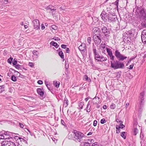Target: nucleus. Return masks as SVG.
<instances>
[{"label": "nucleus", "mask_w": 146, "mask_h": 146, "mask_svg": "<svg viewBox=\"0 0 146 146\" xmlns=\"http://www.w3.org/2000/svg\"><path fill=\"white\" fill-rule=\"evenodd\" d=\"M84 136V134L81 132L74 130L71 133L68 134V138L76 142H79L82 140V138Z\"/></svg>", "instance_id": "obj_1"}, {"label": "nucleus", "mask_w": 146, "mask_h": 146, "mask_svg": "<svg viewBox=\"0 0 146 146\" xmlns=\"http://www.w3.org/2000/svg\"><path fill=\"white\" fill-rule=\"evenodd\" d=\"M111 67L114 69L123 68L124 66V64L123 63L120 62L117 60L114 61L113 62L111 61Z\"/></svg>", "instance_id": "obj_2"}, {"label": "nucleus", "mask_w": 146, "mask_h": 146, "mask_svg": "<svg viewBox=\"0 0 146 146\" xmlns=\"http://www.w3.org/2000/svg\"><path fill=\"white\" fill-rule=\"evenodd\" d=\"M115 56L117 59L119 60L123 61L127 57L121 54L120 52L117 50L115 51Z\"/></svg>", "instance_id": "obj_3"}, {"label": "nucleus", "mask_w": 146, "mask_h": 146, "mask_svg": "<svg viewBox=\"0 0 146 146\" xmlns=\"http://www.w3.org/2000/svg\"><path fill=\"white\" fill-rule=\"evenodd\" d=\"M93 38L95 44H99L101 42V40L100 36L96 34L94 35L93 36Z\"/></svg>", "instance_id": "obj_4"}, {"label": "nucleus", "mask_w": 146, "mask_h": 146, "mask_svg": "<svg viewBox=\"0 0 146 146\" xmlns=\"http://www.w3.org/2000/svg\"><path fill=\"white\" fill-rule=\"evenodd\" d=\"M34 28L36 30H38L40 29V25L39 21L37 19L33 20V21Z\"/></svg>", "instance_id": "obj_5"}, {"label": "nucleus", "mask_w": 146, "mask_h": 146, "mask_svg": "<svg viewBox=\"0 0 146 146\" xmlns=\"http://www.w3.org/2000/svg\"><path fill=\"white\" fill-rule=\"evenodd\" d=\"M141 39L143 43H146V30H143L142 32Z\"/></svg>", "instance_id": "obj_6"}, {"label": "nucleus", "mask_w": 146, "mask_h": 146, "mask_svg": "<svg viewBox=\"0 0 146 146\" xmlns=\"http://www.w3.org/2000/svg\"><path fill=\"white\" fill-rule=\"evenodd\" d=\"M108 48L106 47L105 44H101L100 49L103 53L106 54V50H107Z\"/></svg>", "instance_id": "obj_7"}, {"label": "nucleus", "mask_w": 146, "mask_h": 146, "mask_svg": "<svg viewBox=\"0 0 146 146\" xmlns=\"http://www.w3.org/2000/svg\"><path fill=\"white\" fill-rule=\"evenodd\" d=\"M102 31L103 33H104L105 35H106L110 34V31L109 30L107 29L106 27L104 26L102 29Z\"/></svg>", "instance_id": "obj_8"}, {"label": "nucleus", "mask_w": 146, "mask_h": 146, "mask_svg": "<svg viewBox=\"0 0 146 146\" xmlns=\"http://www.w3.org/2000/svg\"><path fill=\"white\" fill-rule=\"evenodd\" d=\"M106 14V13L105 11H103L100 15L102 20L104 21L107 20V19L106 18L107 16Z\"/></svg>", "instance_id": "obj_9"}, {"label": "nucleus", "mask_w": 146, "mask_h": 146, "mask_svg": "<svg viewBox=\"0 0 146 146\" xmlns=\"http://www.w3.org/2000/svg\"><path fill=\"white\" fill-rule=\"evenodd\" d=\"M86 44L84 43H82L81 45L79 46V49L80 50L82 51H83L86 49Z\"/></svg>", "instance_id": "obj_10"}, {"label": "nucleus", "mask_w": 146, "mask_h": 146, "mask_svg": "<svg viewBox=\"0 0 146 146\" xmlns=\"http://www.w3.org/2000/svg\"><path fill=\"white\" fill-rule=\"evenodd\" d=\"M107 58L106 57H105L103 56H100L98 60V61H100L103 62L107 60Z\"/></svg>", "instance_id": "obj_11"}, {"label": "nucleus", "mask_w": 146, "mask_h": 146, "mask_svg": "<svg viewBox=\"0 0 146 146\" xmlns=\"http://www.w3.org/2000/svg\"><path fill=\"white\" fill-rule=\"evenodd\" d=\"M38 94L40 96H42L44 95V92L40 88H38L37 89Z\"/></svg>", "instance_id": "obj_12"}, {"label": "nucleus", "mask_w": 146, "mask_h": 146, "mask_svg": "<svg viewBox=\"0 0 146 146\" xmlns=\"http://www.w3.org/2000/svg\"><path fill=\"white\" fill-rule=\"evenodd\" d=\"M94 103L96 104H98L100 102V99L98 97H95L93 99Z\"/></svg>", "instance_id": "obj_13"}, {"label": "nucleus", "mask_w": 146, "mask_h": 146, "mask_svg": "<svg viewBox=\"0 0 146 146\" xmlns=\"http://www.w3.org/2000/svg\"><path fill=\"white\" fill-rule=\"evenodd\" d=\"M51 28L50 29L52 30V32H53L52 30H54V32H53L54 33V32H55L58 29V27L56 25H53L51 26Z\"/></svg>", "instance_id": "obj_14"}, {"label": "nucleus", "mask_w": 146, "mask_h": 146, "mask_svg": "<svg viewBox=\"0 0 146 146\" xmlns=\"http://www.w3.org/2000/svg\"><path fill=\"white\" fill-rule=\"evenodd\" d=\"M5 134H3V133H0V139H6L9 138L8 137H5Z\"/></svg>", "instance_id": "obj_15"}, {"label": "nucleus", "mask_w": 146, "mask_h": 146, "mask_svg": "<svg viewBox=\"0 0 146 146\" xmlns=\"http://www.w3.org/2000/svg\"><path fill=\"white\" fill-rule=\"evenodd\" d=\"M113 15L111 14H108L107 15V19L109 22H111L113 21Z\"/></svg>", "instance_id": "obj_16"}, {"label": "nucleus", "mask_w": 146, "mask_h": 146, "mask_svg": "<svg viewBox=\"0 0 146 146\" xmlns=\"http://www.w3.org/2000/svg\"><path fill=\"white\" fill-rule=\"evenodd\" d=\"M50 44L54 46L56 48H58L59 46L57 43L53 41H51L50 43Z\"/></svg>", "instance_id": "obj_17"}, {"label": "nucleus", "mask_w": 146, "mask_h": 146, "mask_svg": "<svg viewBox=\"0 0 146 146\" xmlns=\"http://www.w3.org/2000/svg\"><path fill=\"white\" fill-rule=\"evenodd\" d=\"M9 141H4L2 142L1 143L2 146H8V143Z\"/></svg>", "instance_id": "obj_18"}, {"label": "nucleus", "mask_w": 146, "mask_h": 146, "mask_svg": "<svg viewBox=\"0 0 146 146\" xmlns=\"http://www.w3.org/2000/svg\"><path fill=\"white\" fill-rule=\"evenodd\" d=\"M54 85L56 88H58L60 85V83L59 81L54 82Z\"/></svg>", "instance_id": "obj_19"}, {"label": "nucleus", "mask_w": 146, "mask_h": 146, "mask_svg": "<svg viewBox=\"0 0 146 146\" xmlns=\"http://www.w3.org/2000/svg\"><path fill=\"white\" fill-rule=\"evenodd\" d=\"M121 136L124 139H125L126 137V132H123L121 133Z\"/></svg>", "instance_id": "obj_20"}, {"label": "nucleus", "mask_w": 146, "mask_h": 146, "mask_svg": "<svg viewBox=\"0 0 146 146\" xmlns=\"http://www.w3.org/2000/svg\"><path fill=\"white\" fill-rule=\"evenodd\" d=\"M116 107V105L114 103H112L110 105V108L112 110H114Z\"/></svg>", "instance_id": "obj_21"}, {"label": "nucleus", "mask_w": 146, "mask_h": 146, "mask_svg": "<svg viewBox=\"0 0 146 146\" xmlns=\"http://www.w3.org/2000/svg\"><path fill=\"white\" fill-rule=\"evenodd\" d=\"M140 13H142V15L144 17V19L146 20V16L145 17V14L144 12V11L143 10H141L140 11Z\"/></svg>", "instance_id": "obj_22"}, {"label": "nucleus", "mask_w": 146, "mask_h": 146, "mask_svg": "<svg viewBox=\"0 0 146 146\" xmlns=\"http://www.w3.org/2000/svg\"><path fill=\"white\" fill-rule=\"evenodd\" d=\"M8 146H16L15 144L13 142L9 141Z\"/></svg>", "instance_id": "obj_23"}, {"label": "nucleus", "mask_w": 146, "mask_h": 146, "mask_svg": "<svg viewBox=\"0 0 146 146\" xmlns=\"http://www.w3.org/2000/svg\"><path fill=\"white\" fill-rule=\"evenodd\" d=\"M84 79L86 81H88L89 82H90L91 81V80L90 79H89L88 76L86 75H85L84 77Z\"/></svg>", "instance_id": "obj_24"}, {"label": "nucleus", "mask_w": 146, "mask_h": 146, "mask_svg": "<svg viewBox=\"0 0 146 146\" xmlns=\"http://www.w3.org/2000/svg\"><path fill=\"white\" fill-rule=\"evenodd\" d=\"M84 104V102H80L79 105V108L80 109H82L83 108Z\"/></svg>", "instance_id": "obj_25"}, {"label": "nucleus", "mask_w": 146, "mask_h": 146, "mask_svg": "<svg viewBox=\"0 0 146 146\" xmlns=\"http://www.w3.org/2000/svg\"><path fill=\"white\" fill-rule=\"evenodd\" d=\"M58 54L62 58H64V55L62 51L59 52L58 53Z\"/></svg>", "instance_id": "obj_26"}, {"label": "nucleus", "mask_w": 146, "mask_h": 146, "mask_svg": "<svg viewBox=\"0 0 146 146\" xmlns=\"http://www.w3.org/2000/svg\"><path fill=\"white\" fill-rule=\"evenodd\" d=\"M106 51L108 55L112 53L111 50L110 48H108L107 49V50Z\"/></svg>", "instance_id": "obj_27"}, {"label": "nucleus", "mask_w": 146, "mask_h": 146, "mask_svg": "<svg viewBox=\"0 0 146 146\" xmlns=\"http://www.w3.org/2000/svg\"><path fill=\"white\" fill-rule=\"evenodd\" d=\"M11 79L14 82H16L17 81L16 77L14 75H13L11 77Z\"/></svg>", "instance_id": "obj_28"}, {"label": "nucleus", "mask_w": 146, "mask_h": 146, "mask_svg": "<svg viewBox=\"0 0 146 146\" xmlns=\"http://www.w3.org/2000/svg\"><path fill=\"white\" fill-rule=\"evenodd\" d=\"M1 2L3 4H6L9 3V1L8 0H2Z\"/></svg>", "instance_id": "obj_29"}, {"label": "nucleus", "mask_w": 146, "mask_h": 146, "mask_svg": "<svg viewBox=\"0 0 146 146\" xmlns=\"http://www.w3.org/2000/svg\"><path fill=\"white\" fill-rule=\"evenodd\" d=\"M89 105H90V104H89V103H88L87 105V109H86V111L88 112H89L91 110V109L90 108V107L88 109V107L89 106Z\"/></svg>", "instance_id": "obj_30"}, {"label": "nucleus", "mask_w": 146, "mask_h": 146, "mask_svg": "<svg viewBox=\"0 0 146 146\" xmlns=\"http://www.w3.org/2000/svg\"><path fill=\"white\" fill-rule=\"evenodd\" d=\"M109 56L110 57L111 60H114V56L113 55V53L109 55Z\"/></svg>", "instance_id": "obj_31"}, {"label": "nucleus", "mask_w": 146, "mask_h": 146, "mask_svg": "<svg viewBox=\"0 0 146 146\" xmlns=\"http://www.w3.org/2000/svg\"><path fill=\"white\" fill-rule=\"evenodd\" d=\"M106 120L104 118L102 119L100 121V123L101 124H104L106 123Z\"/></svg>", "instance_id": "obj_32"}, {"label": "nucleus", "mask_w": 146, "mask_h": 146, "mask_svg": "<svg viewBox=\"0 0 146 146\" xmlns=\"http://www.w3.org/2000/svg\"><path fill=\"white\" fill-rule=\"evenodd\" d=\"M28 65L29 66L32 68H33L34 66V64L32 62H29Z\"/></svg>", "instance_id": "obj_33"}, {"label": "nucleus", "mask_w": 146, "mask_h": 146, "mask_svg": "<svg viewBox=\"0 0 146 146\" xmlns=\"http://www.w3.org/2000/svg\"><path fill=\"white\" fill-rule=\"evenodd\" d=\"M91 37H89L87 38V42L89 44H91Z\"/></svg>", "instance_id": "obj_34"}, {"label": "nucleus", "mask_w": 146, "mask_h": 146, "mask_svg": "<svg viewBox=\"0 0 146 146\" xmlns=\"http://www.w3.org/2000/svg\"><path fill=\"white\" fill-rule=\"evenodd\" d=\"M13 59V58H10L7 60L8 62L9 63L11 64V63Z\"/></svg>", "instance_id": "obj_35"}, {"label": "nucleus", "mask_w": 146, "mask_h": 146, "mask_svg": "<svg viewBox=\"0 0 146 146\" xmlns=\"http://www.w3.org/2000/svg\"><path fill=\"white\" fill-rule=\"evenodd\" d=\"M17 61L16 59L15 58L14 59L13 61V65H17Z\"/></svg>", "instance_id": "obj_36"}, {"label": "nucleus", "mask_w": 146, "mask_h": 146, "mask_svg": "<svg viewBox=\"0 0 146 146\" xmlns=\"http://www.w3.org/2000/svg\"><path fill=\"white\" fill-rule=\"evenodd\" d=\"M95 59L98 61V60L100 56L98 54H95Z\"/></svg>", "instance_id": "obj_37"}, {"label": "nucleus", "mask_w": 146, "mask_h": 146, "mask_svg": "<svg viewBox=\"0 0 146 146\" xmlns=\"http://www.w3.org/2000/svg\"><path fill=\"white\" fill-rule=\"evenodd\" d=\"M21 66L19 64H17L15 65V67L17 69H19L20 68Z\"/></svg>", "instance_id": "obj_38"}, {"label": "nucleus", "mask_w": 146, "mask_h": 146, "mask_svg": "<svg viewBox=\"0 0 146 146\" xmlns=\"http://www.w3.org/2000/svg\"><path fill=\"white\" fill-rule=\"evenodd\" d=\"M52 39H54L55 40H56V41H59L60 40V38H59L57 37H55V36H54V37L52 38Z\"/></svg>", "instance_id": "obj_39"}, {"label": "nucleus", "mask_w": 146, "mask_h": 146, "mask_svg": "<svg viewBox=\"0 0 146 146\" xmlns=\"http://www.w3.org/2000/svg\"><path fill=\"white\" fill-rule=\"evenodd\" d=\"M134 66V64H132L130 65L129 67H128V68L130 70L132 69L133 68V67Z\"/></svg>", "instance_id": "obj_40"}, {"label": "nucleus", "mask_w": 146, "mask_h": 146, "mask_svg": "<svg viewBox=\"0 0 146 146\" xmlns=\"http://www.w3.org/2000/svg\"><path fill=\"white\" fill-rule=\"evenodd\" d=\"M90 144L88 143L85 142L84 143L83 146H90Z\"/></svg>", "instance_id": "obj_41"}, {"label": "nucleus", "mask_w": 146, "mask_h": 146, "mask_svg": "<svg viewBox=\"0 0 146 146\" xmlns=\"http://www.w3.org/2000/svg\"><path fill=\"white\" fill-rule=\"evenodd\" d=\"M64 102L65 103H66L67 104V106L68 104V100L67 98H65L64 100Z\"/></svg>", "instance_id": "obj_42"}, {"label": "nucleus", "mask_w": 146, "mask_h": 146, "mask_svg": "<svg viewBox=\"0 0 146 146\" xmlns=\"http://www.w3.org/2000/svg\"><path fill=\"white\" fill-rule=\"evenodd\" d=\"M116 121L117 123H119L120 124H121V123H123V122L121 121H120L119 119H116Z\"/></svg>", "instance_id": "obj_43"}, {"label": "nucleus", "mask_w": 146, "mask_h": 146, "mask_svg": "<svg viewBox=\"0 0 146 146\" xmlns=\"http://www.w3.org/2000/svg\"><path fill=\"white\" fill-rule=\"evenodd\" d=\"M119 0H117L115 3V4L116 6L117 7H118Z\"/></svg>", "instance_id": "obj_44"}, {"label": "nucleus", "mask_w": 146, "mask_h": 146, "mask_svg": "<svg viewBox=\"0 0 146 146\" xmlns=\"http://www.w3.org/2000/svg\"><path fill=\"white\" fill-rule=\"evenodd\" d=\"M138 132V130L137 128H135L134 129V132L135 133V135H136Z\"/></svg>", "instance_id": "obj_45"}, {"label": "nucleus", "mask_w": 146, "mask_h": 146, "mask_svg": "<svg viewBox=\"0 0 146 146\" xmlns=\"http://www.w3.org/2000/svg\"><path fill=\"white\" fill-rule=\"evenodd\" d=\"M98 123V122L97 121L95 120L94 121L93 125L94 126H96L97 125Z\"/></svg>", "instance_id": "obj_46"}, {"label": "nucleus", "mask_w": 146, "mask_h": 146, "mask_svg": "<svg viewBox=\"0 0 146 146\" xmlns=\"http://www.w3.org/2000/svg\"><path fill=\"white\" fill-rule=\"evenodd\" d=\"M120 128H123L125 126L122 123H121V124H120Z\"/></svg>", "instance_id": "obj_47"}, {"label": "nucleus", "mask_w": 146, "mask_h": 146, "mask_svg": "<svg viewBox=\"0 0 146 146\" xmlns=\"http://www.w3.org/2000/svg\"><path fill=\"white\" fill-rule=\"evenodd\" d=\"M37 83L39 84H43V82L42 80H39L37 82Z\"/></svg>", "instance_id": "obj_48"}, {"label": "nucleus", "mask_w": 146, "mask_h": 146, "mask_svg": "<svg viewBox=\"0 0 146 146\" xmlns=\"http://www.w3.org/2000/svg\"><path fill=\"white\" fill-rule=\"evenodd\" d=\"M93 52H94V55L96 54H98L97 52L96 49L95 48L93 49Z\"/></svg>", "instance_id": "obj_49"}, {"label": "nucleus", "mask_w": 146, "mask_h": 146, "mask_svg": "<svg viewBox=\"0 0 146 146\" xmlns=\"http://www.w3.org/2000/svg\"><path fill=\"white\" fill-rule=\"evenodd\" d=\"M92 146H99V145L97 144V143L95 142L92 144Z\"/></svg>", "instance_id": "obj_50"}, {"label": "nucleus", "mask_w": 146, "mask_h": 146, "mask_svg": "<svg viewBox=\"0 0 146 146\" xmlns=\"http://www.w3.org/2000/svg\"><path fill=\"white\" fill-rule=\"evenodd\" d=\"M45 27L44 24H41V29L42 30H43L44 29H45Z\"/></svg>", "instance_id": "obj_51"}, {"label": "nucleus", "mask_w": 146, "mask_h": 146, "mask_svg": "<svg viewBox=\"0 0 146 146\" xmlns=\"http://www.w3.org/2000/svg\"><path fill=\"white\" fill-rule=\"evenodd\" d=\"M66 45L65 44H62L61 45V47L64 49H65L66 48Z\"/></svg>", "instance_id": "obj_52"}, {"label": "nucleus", "mask_w": 146, "mask_h": 146, "mask_svg": "<svg viewBox=\"0 0 146 146\" xmlns=\"http://www.w3.org/2000/svg\"><path fill=\"white\" fill-rule=\"evenodd\" d=\"M19 125L20 127L21 128H23L24 127V125H23L21 123H19Z\"/></svg>", "instance_id": "obj_53"}, {"label": "nucleus", "mask_w": 146, "mask_h": 146, "mask_svg": "<svg viewBox=\"0 0 146 146\" xmlns=\"http://www.w3.org/2000/svg\"><path fill=\"white\" fill-rule=\"evenodd\" d=\"M116 129L118 130V129H120V125H116Z\"/></svg>", "instance_id": "obj_54"}, {"label": "nucleus", "mask_w": 146, "mask_h": 146, "mask_svg": "<svg viewBox=\"0 0 146 146\" xmlns=\"http://www.w3.org/2000/svg\"><path fill=\"white\" fill-rule=\"evenodd\" d=\"M18 138L20 140V141L21 142H22L23 141H24V139H23L21 138V137H18Z\"/></svg>", "instance_id": "obj_55"}, {"label": "nucleus", "mask_w": 146, "mask_h": 146, "mask_svg": "<svg viewBox=\"0 0 146 146\" xmlns=\"http://www.w3.org/2000/svg\"><path fill=\"white\" fill-rule=\"evenodd\" d=\"M103 108L105 110L107 108V106H106V105H104L103 106Z\"/></svg>", "instance_id": "obj_56"}, {"label": "nucleus", "mask_w": 146, "mask_h": 146, "mask_svg": "<svg viewBox=\"0 0 146 146\" xmlns=\"http://www.w3.org/2000/svg\"><path fill=\"white\" fill-rule=\"evenodd\" d=\"M70 51L69 49L68 48H66V52L67 53H68Z\"/></svg>", "instance_id": "obj_57"}, {"label": "nucleus", "mask_w": 146, "mask_h": 146, "mask_svg": "<svg viewBox=\"0 0 146 146\" xmlns=\"http://www.w3.org/2000/svg\"><path fill=\"white\" fill-rule=\"evenodd\" d=\"M120 129H118V130L116 129V133H119L120 132Z\"/></svg>", "instance_id": "obj_58"}, {"label": "nucleus", "mask_w": 146, "mask_h": 146, "mask_svg": "<svg viewBox=\"0 0 146 146\" xmlns=\"http://www.w3.org/2000/svg\"><path fill=\"white\" fill-rule=\"evenodd\" d=\"M92 134V132H90L88 133L87 135H91Z\"/></svg>", "instance_id": "obj_59"}, {"label": "nucleus", "mask_w": 146, "mask_h": 146, "mask_svg": "<svg viewBox=\"0 0 146 146\" xmlns=\"http://www.w3.org/2000/svg\"><path fill=\"white\" fill-rule=\"evenodd\" d=\"M61 123H62V124L63 125H64V121L63 120H62L61 119Z\"/></svg>", "instance_id": "obj_60"}, {"label": "nucleus", "mask_w": 146, "mask_h": 146, "mask_svg": "<svg viewBox=\"0 0 146 146\" xmlns=\"http://www.w3.org/2000/svg\"><path fill=\"white\" fill-rule=\"evenodd\" d=\"M24 28L25 29H27L28 28V26L27 25H24Z\"/></svg>", "instance_id": "obj_61"}, {"label": "nucleus", "mask_w": 146, "mask_h": 146, "mask_svg": "<svg viewBox=\"0 0 146 146\" xmlns=\"http://www.w3.org/2000/svg\"><path fill=\"white\" fill-rule=\"evenodd\" d=\"M20 24L21 26H23L24 25L23 22H21L20 23Z\"/></svg>", "instance_id": "obj_62"}, {"label": "nucleus", "mask_w": 146, "mask_h": 146, "mask_svg": "<svg viewBox=\"0 0 146 146\" xmlns=\"http://www.w3.org/2000/svg\"><path fill=\"white\" fill-rule=\"evenodd\" d=\"M3 134H5V137H7V133L6 132H5L4 133H3Z\"/></svg>", "instance_id": "obj_63"}, {"label": "nucleus", "mask_w": 146, "mask_h": 146, "mask_svg": "<svg viewBox=\"0 0 146 146\" xmlns=\"http://www.w3.org/2000/svg\"><path fill=\"white\" fill-rule=\"evenodd\" d=\"M45 25L46 26H48V24L47 23H45Z\"/></svg>", "instance_id": "obj_64"}]
</instances>
